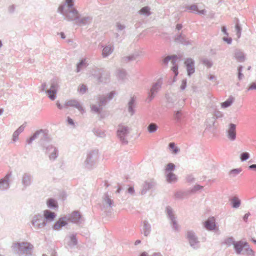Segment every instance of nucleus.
Wrapping results in <instances>:
<instances>
[{"label":"nucleus","mask_w":256,"mask_h":256,"mask_svg":"<svg viewBox=\"0 0 256 256\" xmlns=\"http://www.w3.org/2000/svg\"><path fill=\"white\" fill-rule=\"evenodd\" d=\"M59 82L57 78H54L50 81V88H47V84L46 82H44L41 86L42 92L45 91L48 94V98L52 100H54L56 98V94L59 88Z\"/></svg>","instance_id":"obj_1"},{"label":"nucleus","mask_w":256,"mask_h":256,"mask_svg":"<svg viewBox=\"0 0 256 256\" xmlns=\"http://www.w3.org/2000/svg\"><path fill=\"white\" fill-rule=\"evenodd\" d=\"M74 0H65L63 4H60L58 8V12L63 16H80L78 11L74 7Z\"/></svg>","instance_id":"obj_2"},{"label":"nucleus","mask_w":256,"mask_h":256,"mask_svg":"<svg viewBox=\"0 0 256 256\" xmlns=\"http://www.w3.org/2000/svg\"><path fill=\"white\" fill-rule=\"evenodd\" d=\"M234 248L237 254L245 253L248 256H254V252L252 249L250 248L249 244L246 242L242 240L236 241L233 244Z\"/></svg>","instance_id":"obj_3"},{"label":"nucleus","mask_w":256,"mask_h":256,"mask_svg":"<svg viewBox=\"0 0 256 256\" xmlns=\"http://www.w3.org/2000/svg\"><path fill=\"white\" fill-rule=\"evenodd\" d=\"M36 138H38V144L40 146H45L52 140L49 134V131L47 129H40L36 131Z\"/></svg>","instance_id":"obj_4"},{"label":"nucleus","mask_w":256,"mask_h":256,"mask_svg":"<svg viewBox=\"0 0 256 256\" xmlns=\"http://www.w3.org/2000/svg\"><path fill=\"white\" fill-rule=\"evenodd\" d=\"M98 158V150H92L87 154L86 158L84 162V164L86 168L92 169L95 166Z\"/></svg>","instance_id":"obj_5"},{"label":"nucleus","mask_w":256,"mask_h":256,"mask_svg":"<svg viewBox=\"0 0 256 256\" xmlns=\"http://www.w3.org/2000/svg\"><path fill=\"white\" fill-rule=\"evenodd\" d=\"M18 248V253L20 255L26 254V256H31L34 246L29 242H23L16 243Z\"/></svg>","instance_id":"obj_6"},{"label":"nucleus","mask_w":256,"mask_h":256,"mask_svg":"<svg viewBox=\"0 0 256 256\" xmlns=\"http://www.w3.org/2000/svg\"><path fill=\"white\" fill-rule=\"evenodd\" d=\"M162 84V78H158L156 82L152 84L148 93V96L146 99L147 102H150L154 98L156 94L160 90Z\"/></svg>","instance_id":"obj_7"},{"label":"nucleus","mask_w":256,"mask_h":256,"mask_svg":"<svg viewBox=\"0 0 256 256\" xmlns=\"http://www.w3.org/2000/svg\"><path fill=\"white\" fill-rule=\"evenodd\" d=\"M92 75L98 82L106 83L108 82L110 74L104 68H96L92 72Z\"/></svg>","instance_id":"obj_8"},{"label":"nucleus","mask_w":256,"mask_h":256,"mask_svg":"<svg viewBox=\"0 0 256 256\" xmlns=\"http://www.w3.org/2000/svg\"><path fill=\"white\" fill-rule=\"evenodd\" d=\"M186 238L190 246L194 250H197L200 247V242L195 232L192 230H188L186 234Z\"/></svg>","instance_id":"obj_9"},{"label":"nucleus","mask_w":256,"mask_h":256,"mask_svg":"<svg viewBox=\"0 0 256 256\" xmlns=\"http://www.w3.org/2000/svg\"><path fill=\"white\" fill-rule=\"evenodd\" d=\"M31 224L37 230H40L46 226L44 216L40 214L34 215L31 220Z\"/></svg>","instance_id":"obj_10"},{"label":"nucleus","mask_w":256,"mask_h":256,"mask_svg":"<svg viewBox=\"0 0 256 256\" xmlns=\"http://www.w3.org/2000/svg\"><path fill=\"white\" fill-rule=\"evenodd\" d=\"M186 10L190 12L196 14H204L206 10L204 8V5L201 3H196L188 5L186 6Z\"/></svg>","instance_id":"obj_11"},{"label":"nucleus","mask_w":256,"mask_h":256,"mask_svg":"<svg viewBox=\"0 0 256 256\" xmlns=\"http://www.w3.org/2000/svg\"><path fill=\"white\" fill-rule=\"evenodd\" d=\"M117 130V136L122 144H126L128 141L126 138L129 133V128L127 126L119 125Z\"/></svg>","instance_id":"obj_12"},{"label":"nucleus","mask_w":256,"mask_h":256,"mask_svg":"<svg viewBox=\"0 0 256 256\" xmlns=\"http://www.w3.org/2000/svg\"><path fill=\"white\" fill-rule=\"evenodd\" d=\"M33 176L30 172H25L23 173L21 178L22 190H25L31 186L33 182Z\"/></svg>","instance_id":"obj_13"},{"label":"nucleus","mask_w":256,"mask_h":256,"mask_svg":"<svg viewBox=\"0 0 256 256\" xmlns=\"http://www.w3.org/2000/svg\"><path fill=\"white\" fill-rule=\"evenodd\" d=\"M12 175V172L9 171L4 178L0 179V190L6 191L10 188V178Z\"/></svg>","instance_id":"obj_14"},{"label":"nucleus","mask_w":256,"mask_h":256,"mask_svg":"<svg viewBox=\"0 0 256 256\" xmlns=\"http://www.w3.org/2000/svg\"><path fill=\"white\" fill-rule=\"evenodd\" d=\"M166 213L168 218L170 220L171 226L174 230H178V224L176 220V218L173 214V210L170 206L166 207Z\"/></svg>","instance_id":"obj_15"},{"label":"nucleus","mask_w":256,"mask_h":256,"mask_svg":"<svg viewBox=\"0 0 256 256\" xmlns=\"http://www.w3.org/2000/svg\"><path fill=\"white\" fill-rule=\"evenodd\" d=\"M91 17H65L66 20L72 22L78 26L86 25L91 20Z\"/></svg>","instance_id":"obj_16"},{"label":"nucleus","mask_w":256,"mask_h":256,"mask_svg":"<svg viewBox=\"0 0 256 256\" xmlns=\"http://www.w3.org/2000/svg\"><path fill=\"white\" fill-rule=\"evenodd\" d=\"M64 108L73 107L78 109L82 114L84 112V108L78 100H70L66 101L64 106Z\"/></svg>","instance_id":"obj_17"},{"label":"nucleus","mask_w":256,"mask_h":256,"mask_svg":"<svg viewBox=\"0 0 256 256\" xmlns=\"http://www.w3.org/2000/svg\"><path fill=\"white\" fill-rule=\"evenodd\" d=\"M194 64V60L192 58H187L184 60V64L188 76H190L195 72Z\"/></svg>","instance_id":"obj_18"},{"label":"nucleus","mask_w":256,"mask_h":256,"mask_svg":"<svg viewBox=\"0 0 256 256\" xmlns=\"http://www.w3.org/2000/svg\"><path fill=\"white\" fill-rule=\"evenodd\" d=\"M206 130H208L212 134L216 133L218 124L214 117L208 118L206 122Z\"/></svg>","instance_id":"obj_19"},{"label":"nucleus","mask_w":256,"mask_h":256,"mask_svg":"<svg viewBox=\"0 0 256 256\" xmlns=\"http://www.w3.org/2000/svg\"><path fill=\"white\" fill-rule=\"evenodd\" d=\"M204 228L208 230H215L218 229L216 220L214 216L210 217L204 222Z\"/></svg>","instance_id":"obj_20"},{"label":"nucleus","mask_w":256,"mask_h":256,"mask_svg":"<svg viewBox=\"0 0 256 256\" xmlns=\"http://www.w3.org/2000/svg\"><path fill=\"white\" fill-rule=\"evenodd\" d=\"M228 138L231 141H234L236 139V124L233 123H230L226 130Z\"/></svg>","instance_id":"obj_21"},{"label":"nucleus","mask_w":256,"mask_h":256,"mask_svg":"<svg viewBox=\"0 0 256 256\" xmlns=\"http://www.w3.org/2000/svg\"><path fill=\"white\" fill-rule=\"evenodd\" d=\"M173 118L176 124L178 126H181L185 120V116L181 110L174 111Z\"/></svg>","instance_id":"obj_22"},{"label":"nucleus","mask_w":256,"mask_h":256,"mask_svg":"<svg viewBox=\"0 0 256 256\" xmlns=\"http://www.w3.org/2000/svg\"><path fill=\"white\" fill-rule=\"evenodd\" d=\"M67 218L68 222L70 221L78 224L80 222L82 214L78 211L74 210L68 216H67Z\"/></svg>","instance_id":"obj_23"},{"label":"nucleus","mask_w":256,"mask_h":256,"mask_svg":"<svg viewBox=\"0 0 256 256\" xmlns=\"http://www.w3.org/2000/svg\"><path fill=\"white\" fill-rule=\"evenodd\" d=\"M68 224L67 216H64L58 219L52 226L54 230H60L62 227Z\"/></svg>","instance_id":"obj_24"},{"label":"nucleus","mask_w":256,"mask_h":256,"mask_svg":"<svg viewBox=\"0 0 256 256\" xmlns=\"http://www.w3.org/2000/svg\"><path fill=\"white\" fill-rule=\"evenodd\" d=\"M42 215L46 223L54 221L56 216V214L54 212H52L49 210H44Z\"/></svg>","instance_id":"obj_25"},{"label":"nucleus","mask_w":256,"mask_h":256,"mask_svg":"<svg viewBox=\"0 0 256 256\" xmlns=\"http://www.w3.org/2000/svg\"><path fill=\"white\" fill-rule=\"evenodd\" d=\"M136 106V98L134 96L131 97L128 104V112L132 116L135 112L134 108Z\"/></svg>","instance_id":"obj_26"},{"label":"nucleus","mask_w":256,"mask_h":256,"mask_svg":"<svg viewBox=\"0 0 256 256\" xmlns=\"http://www.w3.org/2000/svg\"><path fill=\"white\" fill-rule=\"evenodd\" d=\"M142 224V232L144 236H148L150 235L152 230L151 225L146 220H144Z\"/></svg>","instance_id":"obj_27"},{"label":"nucleus","mask_w":256,"mask_h":256,"mask_svg":"<svg viewBox=\"0 0 256 256\" xmlns=\"http://www.w3.org/2000/svg\"><path fill=\"white\" fill-rule=\"evenodd\" d=\"M229 200L232 208H238L241 204V200L236 196L230 197Z\"/></svg>","instance_id":"obj_28"},{"label":"nucleus","mask_w":256,"mask_h":256,"mask_svg":"<svg viewBox=\"0 0 256 256\" xmlns=\"http://www.w3.org/2000/svg\"><path fill=\"white\" fill-rule=\"evenodd\" d=\"M154 183L152 181H146L142 186V188L141 190V194H144L146 192L151 188L154 186Z\"/></svg>","instance_id":"obj_29"},{"label":"nucleus","mask_w":256,"mask_h":256,"mask_svg":"<svg viewBox=\"0 0 256 256\" xmlns=\"http://www.w3.org/2000/svg\"><path fill=\"white\" fill-rule=\"evenodd\" d=\"M178 58H178H176L175 59L172 60V66L171 68V70L172 71V72L174 74V82L176 81V77L177 76L178 74V64L176 63V62H177V60Z\"/></svg>","instance_id":"obj_30"},{"label":"nucleus","mask_w":256,"mask_h":256,"mask_svg":"<svg viewBox=\"0 0 256 256\" xmlns=\"http://www.w3.org/2000/svg\"><path fill=\"white\" fill-rule=\"evenodd\" d=\"M234 56L236 60L240 62H244L245 60V55L244 53L240 50H235Z\"/></svg>","instance_id":"obj_31"},{"label":"nucleus","mask_w":256,"mask_h":256,"mask_svg":"<svg viewBox=\"0 0 256 256\" xmlns=\"http://www.w3.org/2000/svg\"><path fill=\"white\" fill-rule=\"evenodd\" d=\"M114 50L113 46L108 45L104 47L102 49V55L104 58H106L111 54Z\"/></svg>","instance_id":"obj_32"},{"label":"nucleus","mask_w":256,"mask_h":256,"mask_svg":"<svg viewBox=\"0 0 256 256\" xmlns=\"http://www.w3.org/2000/svg\"><path fill=\"white\" fill-rule=\"evenodd\" d=\"M140 56V54L138 52H136L132 54L122 58V60L124 62H128L132 60H136Z\"/></svg>","instance_id":"obj_33"},{"label":"nucleus","mask_w":256,"mask_h":256,"mask_svg":"<svg viewBox=\"0 0 256 256\" xmlns=\"http://www.w3.org/2000/svg\"><path fill=\"white\" fill-rule=\"evenodd\" d=\"M102 199L104 204L108 205L110 208L114 206L113 200L110 197L107 192L104 194Z\"/></svg>","instance_id":"obj_34"},{"label":"nucleus","mask_w":256,"mask_h":256,"mask_svg":"<svg viewBox=\"0 0 256 256\" xmlns=\"http://www.w3.org/2000/svg\"><path fill=\"white\" fill-rule=\"evenodd\" d=\"M47 206L51 209H55L58 208L57 201L54 198H50L46 202Z\"/></svg>","instance_id":"obj_35"},{"label":"nucleus","mask_w":256,"mask_h":256,"mask_svg":"<svg viewBox=\"0 0 256 256\" xmlns=\"http://www.w3.org/2000/svg\"><path fill=\"white\" fill-rule=\"evenodd\" d=\"M138 14L140 15L150 16L152 14L150 12V8L148 6H144L138 11Z\"/></svg>","instance_id":"obj_36"},{"label":"nucleus","mask_w":256,"mask_h":256,"mask_svg":"<svg viewBox=\"0 0 256 256\" xmlns=\"http://www.w3.org/2000/svg\"><path fill=\"white\" fill-rule=\"evenodd\" d=\"M165 174L168 182L171 183L176 181L177 176L173 172H168V174Z\"/></svg>","instance_id":"obj_37"},{"label":"nucleus","mask_w":256,"mask_h":256,"mask_svg":"<svg viewBox=\"0 0 256 256\" xmlns=\"http://www.w3.org/2000/svg\"><path fill=\"white\" fill-rule=\"evenodd\" d=\"M178 58V56L176 54L170 55L164 57L162 60V64L166 66H168L170 61L172 62V60Z\"/></svg>","instance_id":"obj_38"},{"label":"nucleus","mask_w":256,"mask_h":256,"mask_svg":"<svg viewBox=\"0 0 256 256\" xmlns=\"http://www.w3.org/2000/svg\"><path fill=\"white\" fill-rule=\"evenodd\" d=\"M92 132L96 136L99 138H104L106 136L104 130L100 128H94L92 130Z\"/></svg>","instance_id":"obj_39"},{"label":"nucleus","mask_w":256,"mask_h":256,"mask_svg":"<svg viewBox=\"0 0 256 256\" xmlns=\"http://www.w3.org/2000/svg\"><path fill=\"white\" fill-rule=\"evenodd\" d=\"M87 66L85 59L80 60V62L76 64V72H80L83 68H86Z\"/></svg>","instance_id":"obj_40"},{"label":"nucleus","mask_w":256,"mask_h":256,"mask_svg":"<svg viewBox=\"0 0 256 256\" xmlns=\"http://www.w3.org/2000/svg\"><path fill=\"white\" fill-rule=\"evenodd\" d=\"M236 25L235 29L236 31V35L238 38H239L241 36L242 32V27L240 23V20L238 18H236L235 20Z\"/></svg>","instance_id":"obj_41"},{"label":"nucleus","mask_w":256,"mask_h":256,"mask_svg":"<svg viewBox=\"0 0 256 256\" xmlns=\"http://www.w3.org/2000/svg\"><path fill=\"white\" fill-rule=\"evenodd\" d=\"M234 101V98L232 96H230L225 102H223L221 104V106L222 108H227L230 106Z\"/></svg>","instance_id":"obj_42"},{"label":"nucleus","mask_w":256,"mask_h":256,"mask_svg":"<svg viewBox=\"0 0 256 256\" xmlns=\"http://www.w3.org/2000/svg\"><path fill=\"white\" fill-rule=\"evenodd\" d=\"M58 150L56 147L53 150L50 154L48 157L50 160L54 161L58 156Z\"/></svg>","instance_id":"obj_43"},{"label":"nucleus","mask_w":256,"mask_h":256,"mask_svg":"<svg viewBox=\"0 0 256 256\" xmlns=\"http://www.w3.org/2000/svg\"><path fill=\"white\" fill-rule=\"evenodd\" d=\"M168 148L174 154H177L180 150V148L176 146L174 142L169 143Z\"/></svg>","instance_id":"obj_44"},{"label":"nucleus","mask_w":256,"mask_h":256,"mask_svg":"<svg viewBox=\"0 0 256 256\" xmlns=\"http://www.w3.org/2000/svg\"><path fill=\"white\" fill-rule=\"evenodd\" d=\"M91 110L98 114H100L102 110V107L99 104L98 105L96 104H92L90 106Z\"/></svg>","instance_id":"obj_45"},{"label":"nucleus","mask_w":256,"mask_h":256,"mask_svg":"<svg viewBox=\"0 0 256 256\" xmlns=\"http://www.w3.org/2000/svg\"><path fill=\"white\" fill-rule=\"evenodd\" d=\"M200 62L208 68H211L213 64L212 60L207 58H202Z\"/></svg>","instance_id":"obj_46"},{"label":"nucleus","mask_w":256,"mask_h":256,"mask_svg":"<svg viewBox=\"0 0 256 256\" xmlns=\"http://www.w3.org/2000/svg\"><path fill=\"white\" fill-rule=\"evenodd\" d=\"M236 240L232 236H230L226 238L222 242L223 244L226 245L227 246H230L232 244L234 243Z\"/></svg>","instance_id":"obj_47"},{"label":"nucleus","mask_w":256,"mask_h":256,"mask_svg":"<svg viewBox=\"0 0 256 256\" xmlns=\"http://www.w3.org/2000/svg\"><path fill=\"white\" fill-rule=\"evenodd\" d=\"M98 100L99 102V104L102 107V106H104L107 104L108 100H107V98H106V96L104 95H101L98 98Z\"/></svg>","instance_id":"obj_48"},{"label":"nucleus","mask_w":256,"mask_h":256,"mask_svg":"<svg viewBox=\"0 0 256 256\" xmlns=\"http://www.w3.org/2000/svg\"><path fill=\"white\" fill-rule=\"evenodd\" d=\"M189 194V192L178 191L175 193L174 196L176 198H183L184 196L188 195Z\"/></svg>","instance_id":"obj_49"},{"label":"nucleus","mask_w":256,"mask_h":256,"mask_svg":"<svg viewBox=\"0 0 256 256\" xmlns=\"http://www.w3.org/2000/svg\"><path fill=\"white\" fill-rule=\"evenodd\" d=\"M176 42H180L184 44H188L184 36H182V34H179L175 38Z\"/></svg>","instance_id":"obj_50"},{"label":"nucleus","mask_w":256,"mask_h":256,"mask_svg":"<svg viewBox=\"0 0 256 256\" xmlns=\"http://www.w3.org/2000/svg\"><path fill=\"white\" fill-rule=\"evenodd\" d=\"M175 168L176 166L174 164L171 162L168 163L166 167L165 174H168V172H172Z\"/></svg>","instance_id":"obj_51"},{"label":"nucleus","mask_w":256,"mask_h":256,"mask_svg":"<svg viewBox=\"0 0 256 256\" xmlns=\"http://www.w3.org/2000/svg\"><path fill=\"white\" fill-rule=\"evenodd\" d=\"M158 128L157 124L154 123H150L148 126V130L150 133L154 132Z\"/></svg>","instance_id":"obj_52"},{"label":"nucleus","mask_w":256,"mask_h":256,"mask_svg":"<svg viewBox=\"0 0 256 256\" xmlns=\"http://www.w3.org/2000/svg\"><path fill=\"white\" fill-rule=\"evenodd\" d=\"M250 158V154L248 152H242L240 154V161L242 162H244V161H246L248 159H249Z\"/></svg>","instance_id":"obj_53"},{"label":"nucleus","mask_w":256,"mask_h":256,"mask_svg":"<svg viewBox=\"0 0 256 256\" xmlns=\"http://www.w3.org/2000/svg\"><path fill=\"white\" fill-rule=\"evenodd\" d=\"M43 150H45V152L46 154H50L55 148L56 147L52 146V144H48L46 145L45 146H42Z\"/></svg>","instance_id":"obj_54"},{"label":"nucleus","mask_w":256,"mask_h":256,"mask_svg":"<svg viewBox=\"0 0 256 256\" xmlns=\"http://www.w3.org/2000/svg\"><path fill=\"white\" fill-rule=\"evenodd\" d=\"M118 76L120 79L124 80L126 76V71L124 69L118 70Z\"/></svg>","instance_id":"obj_55"},{"label":"nucleus","mask_w":256,"mask_h":256,"mask_svg":"<svg viewBox=\"0 0 256 256\" xmlns=\"http://www.w3.org/2000/svg\"><path fill=\"white\" fill-rule=\"evenodd\" d=\"M36 132L28 138L26 139V142L28 144H30L32 142L36 139Z\"/></svg>","instance_id":"obj_56"},{"label":"nucleus","mask_w":256,"mask_h":256,"mask_svg":"<svg viewBox=\"0 0 256 256\" xmlns=\"http://www.w3.org/2000/svg\"><path fill=\"white\" fill-rule=\"evenodd\" d=\"M87 90H88L87 86L86 85L83 84L80 86L78 88V92L82 94H84V93L86 92Z\"/></svg>","instance_id":"obj_57"},{"label":"nucleus","mask_w":256,"mask_h":256,"mask_svg":"<svg viewBox=\"0 0 256 256\" xmlns=\"http://www.w3.org/2000/svg\"><path fill=\"white\" fill-rule=\"evenodd\" d=\"M242 171V169L240 168H234L230 170V174L232 175L233 176H235L236 175L238 174Z\"/></svg>","instance_id":"obj_58"},{"label":"nucleus","mask_w":256,"mask_h":256,"mask_svg":"<svg viewBox=\"0 0 256 256\" xmlns=\"http://www.w3.org/2000/svg\"><path fill=\"white\" fill-rule=\"evenodd\" d=\"M116 30L118 31H122L125 29L126 26L124 24H121L120 22H117L116 24Z\"/></svg>","instance_id":"obj_59"},{"label":"nucleus","mask_w":256,"mask_h":256,"mask_svg":"<svg viewBox=\"0 0 256 256\" xmlns=\"http://www.w3.org/2000/svg\"><path fill=\"white\" fill-rule=\"evenodd\" d=\"M203 188L202 186H200V184H196L194 188L189 192V193H194L198 190H202Z\"/></svg>","instance_id":"obj_60"},{"label":"nucleus","mask_w":256,"mask_h":256,"mask_svg":"<svg viewBox=\"0 0 256 256\" xmlns=\"http://www.w3.org/2000/svg\"><path fill=\"white\" fill-rule=\"evenodd\" d=\"M116 94V93L114 91H111L106 95H104V96H106L107 100L110 101L113 98Z\"/></svg>","instance_id":"obj_61"},{"label":"nucleus","mask_w":256,"mask_h":256,"mask_svg":"<svg viewBox=\"0 0 256 256\" xmlns=\"http://www.w3.org/2000/svg\"><path fill=\"white\" fill-rule=\"evenodd\" d=\"M70 239L72 243L74 246H76L78 244V240L75 234H72L70 236Z\"/></svg>","instance_id":"obj_62"},{"label":"nucleus","mask_w":256,"mask_h":256,"mask_svg":"<svg viewBox=\"0 0 256 256\" xmlns=\"http://www.w3.org/2000/svg\"><path fill=\"white\" fill-rule=\"evenodd\" d=\"M187 86V80L186 78H184L182 81V84L180 86V89L182 90H184L186 89Z\"/></svg>","instance_id":"obj_63"},{"label":"nucleus","mask_w":256,"mask_h":256,"mask_svg":"<svg viewBox=\"0 0 256 256\" xmlns=\"http://www.w3.org/2000/svg\"><path fill=\"white\" fill-rule=\"evenodd\" d=\"M223 116V114L220 111H216L214 114L213 117L216 118H220Z\"/></svg>","instance_id":"obj_64"}]
</instances>
